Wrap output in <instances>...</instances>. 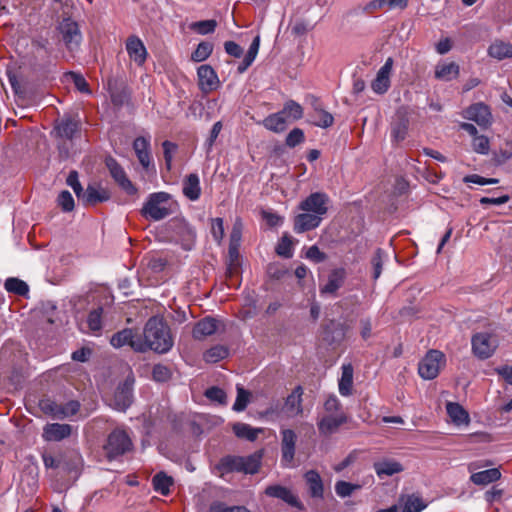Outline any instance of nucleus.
<instances>
[{
  "mask_svg": "<svg viewBox=\"0 0 512 512\" xmlns=\"http://www.w3.org/2000/svg\"><path fill=\"white\" fill-rule=\"evenodd\" d=\"M59 30L68 50L73 51L80 46L82 34L76 21L70 18L63 19L59 24Z\"/></svg>",
  "mask_w": 512,
  "mask_h": 512,
  "instance_id": "9b49d317",
  "label": "nucleus"
},
{
  "mask_svg": "<svg viewBox=\"0 0 512 512\" xmlns=\"http://www.w3.org/2000/svg\"><path fill=\"white\" fill-rule=\"evenodd\" d=\"M232 430L236 437L240 439H246L248 441H255L258 437V434L261 432V429H256L250 426L249 424L236 422L232 426Z\"/></svg>",
  "mask_w": 512,
  "mask_h": 512,
  "instance_id": "58836bf2",
  "label": "nucleus"
},
{
  "mask_svg": "<svg viewBox=\"0 0 512 512\" xmlns=\"http://www.w3.org/2000/svg\"><path fill=\"white\" fill-rule=\"evenodd\" d=\"M305 141L304 131L300 128L292 129L286 136L285 143L288 147L294 148Z\"/></svg>",
  "mask_w": 512,
  "mask_h": 512,
  "instance_id": "0e129e2a",
  "label": "nucleus"
},
{
  "mask_svg": "<svg viewBox=\"0 0 512 512\" xmlns=\"http://www.w3.org/2000/svg\"><path fill=\"white\" fill-rule=\"evenodd\" d=\"M242 239V226L240 223L236 222L233 225L232 231L230 233L229 239V247L228 250H239Z\"/></svg>",
  "mask_w": 512,
  "mask_h": 512,
  "instance_id": "e2e57ef3",
  "label": "nucleus"
},
{
  "mask_svg": "<svg viewBox=\"0 0 512 512\" xmlns=\"http://www.w3.org/2000/svg\"><path fill=\"white\" fill-rule=\"evenodd\" d=\"M347 278V271L343 267L334 268L330 271L325 284L320 285V294L337 296L338 290L344 285Z\"/></svg>",
  "mask_w": 512,
  "mask_h": 512,
  "instance_id": "4468645a",
  "label": "nucleus"
},
{
  "mask_svg": "<svg viewBox=\"0 0 512 512\" xmlns=\"http://www.w3.org/2000/svg\"><path fill=\"white\" fill-rule=\"evenodd\" d=\"M211 234L216 242L220 243L222 241L224 237V221L222 218L212 219Z\"/></svg>",
  "mask_w": 512,
  "mask_h": 512,
  "instance_id": "774afa93",
  "label": "nucleus"
},
{
  "mask_svg": "<svg viewBox=\"0 0 512 512\" xmlns=\"http://www.w3.org/2000/svg\"><path fill=\"white\" fill-rule=\"evenodd\" d=\"M282 113L276 112L268 115L262 121V125L269 131L274 133H282L287 128V119L283 118Z\"/></svg>",
  "mask_w": 512,
  "mask_h": 512,
  "instance_id": "c9c22d12",
  "label": "nucleus"
},
{
  "mask_svg": "<svg viewBox=\"0 0 512 512\" xmlns=\"http://www.w3.org/2000/svg\"><path fill=\"white\" fill-rule=\"evenodd\" d=\"M219 321L212 317L206 316L199 320L193 327L192 336L195 340H203L213 335L218 329Z\"/></svg>",
  "mask_w": 512,
  "mask_h": 512,
  "instance_id": "a878e982",
  "label": "nucleus"
},
{
  "mask_svg": "<svg viewBox=\"0 0 512 512\" xmlns=\"http://www.w3.org/2000/svg\"><path fill=\"white\" fill-rule=\"evenodd\" d=\"M490 463L486 462L484 464H480L479 462H471L468 465L469 472H472L470 476V481L478 486L488 485L490 483H494L501 478V472L498 468H490L487 470L474 472L476 469L484 466H488Z\"/></svg>",
  "mask_w": 512,
  "mask_h": 512,
  "instance_id": "f8f14e48",
  "label": "nucleus"
},
{
  "mask_svg": "<svg viewBox=\"0 0 512 512\" xmlns=\"http://www.w3.org/2000/svg\"><path fill=\"white\" fill-rule=\"evenodd\" d=\"M408 128L409 120L405 117H401L397 121L393 122L391 125L392 142H402L407 136Z\"/></svg>",
  "mask_w": 512,
  "mask_h": 512,
  "instance_id": "ea45409f",
  "label": "nucleus"
},
{
  "mask_svg": "<svg viewBox=\"0 0 512 512\" xmlns=\"http://www.w3.org/2000/svg\"><path fill=\"white\" fill-rule=\"evenodd\" d=\"M110 192L99 185L89 184L80 200L84 205L94 206L97 203L106 202L110 199Z\"/></svg>",
  "mask_w": 512,
  "mask_h": 512,
  "instance_id": "b1692460",
  "label": "nucleus"
},
{
  "mask_svg": "<svg viewBox=\"0 0 512 512\" xmlns=\"http://www.w3.org/2000/svg\"><path fill=\"white\" fill-rule=\"evenodd\" d=\"M373 468L379 478L393 476L394 474L401 473L404 470V467L400 462L389 458L374 462Z\"/></svg>",
  "mask_w": 512,
  "mask_h": 512,
  "instance_id": "7c9ffc66",
  "label": "nucleus"
},
{
  "mask_svg": "<svg viewBox=\"0 0 512 512\" xmlns=\"http://www.w3.org/2000/svg\"><path fill=\"white\" fill-rule=\"evenodd\" d=\"M5 289L19 296H25L29 292V286L26 282L21 279L10 277L7 278L4 283Z\"/></svg>",
  "mask_w": 512,
  "mask_h": 512,
  "instance_id": "c03bdc74",
  "label": "nucleus"
},
{
  "mask_svg": "<svg viewBox=\"0 0 512 512\" xmlns=\"http://www.w3.org/2000/svg\"><path fill=\"white\" fill-rule=\"evenodd\" d=\"M108 91L112 104L117 108H121L130 99V91L127 86L116 80L108 81Z\"/></svg>",
  "mask_w": 512,
  "mask_h": 512,
  "instance_id": "cd10ccee",
  "label": "nucleus"
},
{
  "mask_svg": "<svg viewBox=\"0 0 512 512\" xmlns=\"http://www.w3.org/2000/svg\"><path fill=\"white\" fill-rule=\"evenodd\" d=\"M217 27V21L214 19L201 20L193 22L190 25L191 30L200 35H208L215 31Z\"/></svg>",
  "mask_w": 512,
  "mask_h": 512,
  "instance_id": "09e8293b",
  "label": "nucleus"
},
{
  "mask_svg": "<svg viewBox=\"0 0 512 512\" xmlns=\"http://www.w3.org/2000/svg\"><path fill=\"white\" fill-rule=\"evenodd\" d=\"M393 63V58L389 57L386 59L384 65L378 70L375 79L371 83V89L376 94L383 95L389 90L391 86L390 75Z\"/></svg>",
  "mask_w": 512,
  "mask_h": 512,
  "instance_id": "2eb2a0df",
  "label": "nucleus"
},
{
  "mask_svg": "<svg viewBox=\"0 0 512 512\" xmlns=\"http://www.w3.org/2000/svg\"><path fill=\"white\" fill-rule=\"evenodd\" d=\"M348 422V416L340 413L336 416L325 415L317 422L318 431L323 436L331 435L339 429L340 426Z\"/></svg>",
  "mask_w": 512,
  "mask_h": 512,
  "instance_id": "4be33fe9",
  "label": "nucleus"
},
{
  "mask_svg": "<svg viewBox=\"0 0 512 512\" xmlns=\"http://www.w3.org/2000/svg\"><path fill=\"white\" fill-rule=\"evenodd\" d=\"M464 117L476 122L479 126L487 127L491 123L492 115L488 105L479 102L470 105L464 112Z\"/></svg>",
  "mask_w": 512,
  "mask_h": 512,
  "instance_id": "a211bd4d",
  "label": "nucleus"
},
{
  "mask_svg": "<svg viewBox=\"0 0 512 512\" xmlns=\"http://www.w3.org/2000/svg\"><path fill=\"white\" fill-rule=\"evenodd\" d=\"M384 255H385V252L381 248H378L371 258V265H372V270H373V272H372L373 280H377L382 273Z\"/></svg>",
  "mask_w": 512,
  "mask_h": 512,
  "instance_id": "603ef678",
  "label": "nucleus"
},
{
  "mask_svg": "<svg viewBox=\"0 0 512 512\" xmlns=\"http://www.w3.org/2000/svg\"><path fill=\"white\" fill-rule=\"evenodd\" d=\"M329 196L324 192H313L299 203L298 208L323 218L328 212Z\"/></svg>",
  "mask_w": 512,
  "mask_h": 512,
  "instance_id": "1a4fd4ad",
  "label": "nucleus"
},
{
  "mask_svg": "<svg viewBox=\"0 0 512 512\" xmlns=\"http://www.w3.org/2000/svg\"><path fill=\"white\" fill-rule=\"evenodd\" d=\"M303 394V387L301 385H298L285 398L284 409L288 416L296 417L303 414Z\"/></svg>",
  "mask_w": 512,
  "mask_h": 512,
  "instance_id": "5701e85b",
  "label": "nucleus"
},
{
  "mask_svg": "<svg viewBox=\"0 0 512 512\" xmlns=\"http://www.w3.org/2000/svg\"><path fill=\"white\" fill-rule=\"evenodd\" d=\"M313 125L320 128H328L331 127L334 123V117L331 113L322 109L313 114Z\"/></svg>",
  "mask_w": 512,
  "mask_h": 512,
  "instance_id": "3c124183",
  "label": "nucleus"
},
{
  "mask_svg": "<svg viewBox=\"0 0 512 512\" xmlns=\"http://www.w3.org/2000/svg\"><path fill=\"white\" fill-rule=\"evenodd\" d=\"M473 150L482 155H487L490 150V142L488 137L484 135L475 136L472 140Z\"/></svg>",
  "mask_w": 512,
  "mask_h": 512,
  "instance_id": "680f3d73",
  "label": "nucleus"
},
{
  "mask_svg": "<svg viewBox=\"0 0 512 512\" xmlns=\"http://www.w3.org/2000/svg\"><path fill=\"white\" fill-rule=\"evenodd\" d=\"M80 407V402L77 400H70L65 404H60L58 419H64L76 415L79 412Z\"/></svg>",
  "mask_w": 512,
  "mask_h": 512,
  "instance_id": "5fc2aeb1",
  "label": "nucleus"
},
{
  "mask_svg": "<svg viewBox=\"0 0 512 512\" xmlns=\"http://www.w3.org/2000/svg\"><path fill=\"white\" fill-rule=\"evenodd\" d=\"M445 361V355L439 350H430L418 364V373L425 380L436 378L441 365Z\"/></svg>",
  "mask_w": 512,
  "mask_h": 512,
  "instance_id": "6e6552de",
  "label": "nucleus"
},
{
  "mask_svg": "<svg viewBox=\"0 0 512 512\" xmlns=\"http://www.w3.org/2000/svg\"><path fill=\"white\" fill-rule=\"evenodd\" d=\"M133 447L129 434L123 429L116 428L108 434L103 445V452L108 461H114L132 451Z\"/></svg>",
  "mask_w": 512,
  "mask_h": 512,
  "instance_id": "7ed1b4c3",
  "label": "nucleus"
},
{
  "mask_svg": "<svg viewBox=\"0 0 512 512\" xmlns=\"http://www.w3.org/2000/svg\"><path fill=\"white\" fill-rule=\"evenodd\" d=\"M72 434L70 424L48 423L43 427L42 438L46 442H59Z\"/></svg>",
  "mask_w": 512,
  "mask_h": 512,
  "instance_id": "6ab92c4d",
  "label": "nucleus"
},
{
  "mask_svg": "<svg viewBox=\"0 0 512 512\" xmlns=\"http://www.w3.org/2000/svg\"><path fill=\"white\" fill-rule=\"evenodd\" d=\"M282 114H287L290 117L291 121L300 120L303 117V107L294 100H288L284 103L282 110H280Z\"/></svg>",
  "mask_w": 512,
  "mask_h": 512,
  "instance_id": "a18cd8bd",
  "label": "nucleus"
},
{
  "mask_svg": "<svg viewBox=\"0 0 512 512\" xmlns=\"http://www.w3.org/2000/svg\"><path fill=\"white\" fill-rule=\"evenodd\" d=\"M360 485L352 484L343 480L337 481L335 484V491L339 497H349L355 490L359 489Z\"/></svg>",
  "mask_w": 512,
  "mask_h": 512,
  "instance_id": "052dcab7",
  "label": "nucleus"
},
{
  "mask_svg": "<svg viewBox=\"0 0 512 512\" xmlns=\"http://www.w3.org/2000/svg\"><path fill=\"white\" fill-rule=\"evenodd\" d=\"M134 379L129 381L126 379L123 384H121L115 391L114 394V402L115 408L119 411H125L132 404L133 393H132V383Z\"/></svg>",
  "mask_w": 512,
  "mask_h": 512,
  "instance_id": "393cba45",
  "label": "nucleus"
},
{
  "mask_svg": "<svg viewBox=\"0 0 512 512\" xmlns=\"http://www.w3.org/2000/svg\"><path fill=\"white\" fill-rule=\"evenodd\" d=\"M172 238L180 243L181 247L189 251L193 248L196 240L195 229L184 219L174 218L167 224Z\"/></svg>",
  "mask_w": 512,
  "mask_h": 512,
  "instance_id": "423d86ee",
  "label": "nucleus"
},
{
  "mask_svg": "<svg viewBox=\"0 0 512 512\" xmlns=\"http://www.w3.org/2000/svg\"><path fill=\"white\" fill-rule=\"evenodd\" d=\"M57 202L64 212H71L75 206L72 194L68 190L60 192L57 198Z\"/></svg>",
  "mask_w": 512,
  "mask_h": 512,
  "instance_id": "69168bd1",
  "label": "nucleus"
},
{
  "mask_svg": "<svg viewBox=\"0 0 512 512\" xmlns=\"http://www.w3.org/2000/svg\"><path fill=\"white\" fill-rule=\"evenodd\" d=\"M129 58L137 65L143 66L146 62L148 52L143 41L136 35H131L125 43Z\"/></svg>",
  "mask_w": 512,
  "mask_h": 512,
  "instance_id": "f3484780",
  "label": "nucleus"
},
{
  "mask_svg": "<svg viewBox=\"0 0 512 512\" xmlns=\"http://www.w3.org/2000/svg\"><path fill=\"white\" fill-rule=\"evenodd\" d=\"M213 52V44L208 41L200 42L191 54V60L194 62L205 61Z\"/></svg>",
  "mask_w": 512,
  "mask_h": 512,
  "instance_id": "de8ad7c7",
  "label": "nucleus"
},
{
  "mask_svg": "<svg viewBox=\"0 0 512 512\" xmlns=\"http://www.w3.org/2000/svg\"><path fill=\"white\" fill-rule=\"evenodd\" d=\"M54 131L59 138L73 140L80 132V122L71 116H64L56 121Z\"/></svg>",
  "mask_w": 512,
  "mask_h": 512,
  "instance_id": "412c9836",
  "label": "nucleus"
},
{
  "mask_svg": "<svg viewBox=\"0 0 512 512\" xmlns=\"http://www.w3.org/2000/svg\"><path fill=\"white\" fill-rule=\"evenodd\" d=\"M265 494L269 497L281 499L292 507H301V502L295 496L290 489L281 485H270L266 487Z\"/></svg>",
  "mask_w": 512,
  "mask_h": 512,
  "instance_id": "c756f323",
  "label": "nucleus"
},
{
  "mask_svg": "<svg viewBox=\"0 0 512 512\" xmlns=\"http://www.w3.org/2000/svg\"><path fill=\"white\" fill-rule=\"evenodd\" d=\"M182 193L190 201H197L201 196L200 179L197 173L185 176L182 183Z\"/></svg>",
  "mask_w": 512,
  "mask_h": 512,
  "instance_id": "2f4dec72",
  "label": "nucleus"
},
{
  "mask_svg": "<svg viewBox=\"0 0 512 512\" xmlns=\"http://www.w3.org/2000/svg\"><path fill=\"white\" fill-rule=\"evenodd\" d=\"M198 85L202 92L209 93L217 89L219 79L210 65H201L197 70Z\"/></svg>",
  "mask_w": 512,
  "mask_h": 512,
  "instance_id": "aec40b11",
  "label": "nucleus"
},
{
  "mask_svg": "<svg viewBox=\"0 0 512 512\" xmlns=\"http://www.w3.org/2000/svg\"><path fill=\"white\" fill-rule=\"evenodd\" d=\"M229 355V349L225 345H215L203 353V360L206 363H217Z\"/></svg>",
  "mask_w": 512,
  "mask_h": 512,
  "instance_id": "a19ab883",
  "label": "nucleus"
},
{
  "mask_svg": "<svg viewBox=\"0 0 512 512\" xmlns=\"http://www.w3.org/2000/svg\"><path fill=\"white\" fill-rule=\"evenodd\" d=\"M209 512H250L245 506H228L225 502L214 501L209 506Z\"/></svg>",
  "mask_w": 512,
  "mask_h": 512,
  "instance_id": "6e6d98bb",
  "label": "nucleus"
},
{
  "mask_svg": "<svg viewBox=\"0 0 512 512\" xmlns=\"http://www.w3.org/2000/svg\"><path fill=\"white\" fill-rule=\"evenodd\" d=\"M460 68L455 62L437 65L435 69V78L444 81H451L459 76Z\"/></svg>",
  "mask_w": 512,
  "mask_h": 512,
  "instance_id": "e433bc0d",
  "label": "nucleus"
},
{
  "mask_svg": "<svg viewBox=\"0 0 512 512\" xmlns=\"http://www.w3.org/2000/svg\"><path fill=\"white\" fill-rule=\"evenodd\" d=\"M499 346L497 337L489 332H477L471 337L472 354L479 360L491 358Z\"/></svg>",
  "mask_w": 512,
  "mask_h": 512,
  "instance_id": "39448f33",
  "label": "nucleus"
},
{
  "mask_svg": "<svg viewBox=\"0 0 512 512\" xmlns=\"http://www.w3.org/2000/svg\"><path fill=\"white\" fill-rule=\"evenodd\" d=\"M226 277L231 279L239 274L241 261L239 250H228V261L226 263Z\"/></svg>",
  "mask_w": 512,
  "mask_h": 512,
  "instance_id": "37998d69",
  "label": "nucleus"
},
{
  "mask_svg": "<svg viewBox=\"0 0 512 512\" xmlns=\"http://www.w3.org/2000/svg\"><path fill=\"white\" fill-rule=\"evenodd\" d=\"M263 455V450H257L248 456L227 455L219 460L215 469L220 476L233 472L253 475L259 472Z\"/></svg>",
  "mask_w": 512,
  "mask_h": 512,
  "instance_id": "f03ea898",
  "label": "nucleus"
},
{
  "mask_svg": "<svg viewBox=\"0 0 512 512\" xmlns=\"http://www.w3.org/2000/svg\"><path fill=\"white\" fill-rule=\"evenodd\" d=\"M64 76L67 81H71L74 84V86L79 92L91 94L89 84L82 74L74 71H69L66 72Z\"/></svg>",
  "mask_w": 512,
  "mask_h": 512,
  "instance_id": "49530a36",
  "label": "nucleus"
},
{
  "mask_svg": "<svg viewBox=\"0 0 512 512\" xmlns=\"http://www.w3.org/2000/svg\"><path fill=\"white\" fill-rule=\"evenodd\" d=\"M67 185H69L77 198L80 200L85 190L83 189L79 179H78V173L77 171H71L66 179Z\"/></svg>",
  "mask_w": 512,
  "mask_h": 512,
  "instance_id": "338daca9",
  "label": "nucleus"
},
{
  "mask_svg": "<svg viewBox=\"0 0 512 512\" xmlns=\"http://www.w3.org/2000/svg\"><path fill=\"white\" fill-rule=\"evenodd\" d=\"M309 494L312 498H323L324 486L320 474L316 470H309L304 474Z\"/></svg>",
  "mask_w": 512,
  "mask_h": 512,
  "instance_id": "473e14b6",
  "label": "nucleus"
},
{
  "mask_svg": "<svg viewBox=\"0 0 512 512\" xmlns=\"http://www.w3.org/2000/svg\"><path fill=\"white\" fill-rule=\"evenodd\" d=\"M353 373V366L350 363L342 366L341 378L338 384L339 393L342 396H349L352 394Z\"/></svg>",
  "mask_w": 512,
  "mask_h": 512,
  "instance_id": "f704fd0d",
  "label": "nucleus"
},
{
  "mask_svg": "<svg viewBox=\"0 0 512 512\" xmlns=\"http://www.w3.org/2000/svg\"><path fill=\"white\" fill-rule=\"evenodd\" d=\"M110 344L116 349L129 346L134 352H145L142 335L132 328H124L114 333L110 339Z\"/></svg>",
  "mask_w": 512,
  "mask_h": 512,
  "instance_id": "0eeeda50",
  "label": "nucleus"
},
{
  "mask_svg": "<svg viewBox=\"0 0 512 512\" xmlns=\"http://www.w3.org/2000/svg\"><path fill=\"white\" fill-rule=\"evenodd\" d=\"M170 199L171 195L164 191L149 194L141 208V215L145 219L153 221H160L166 218L171 214V209L167 206Z\"/></svg>",
  "mask_w": 512,
  "mask_h": 512,
  "instance_id": "20e7f679",
  "label": "nucleus"
},
{
  "mask_svg": "<svg viewBox=\"0 0 512 512\" xmlns=\"http://www.w3.org/2000/svg\"><path fill=\"white\" fill-rule=\"evenodd\" d=\"M172 377V371L164 364H155L152 369V379L156 382H167Z\"/></svg>",
  "mask_w": 512,
  "mask_h": 512,
  "instance_id": "864d4df0",
  "label": "nucleus"
},
{
  "mask_svg": "<svg viewBox=\"0 0 512 512\" xmlns=\"http://www.w3.org/2000/svg\"><path fill=\"white\" fill-rule=\"evenodd\" d=\"M250 392L241 386H237V397L233 404V410L241 412L246 409L249 403Z\"/></svg>",
  "mask_w": 512,
  "mask_h": 512,
  "instance_id": "4d7b16f0",
  "label": "nucleus"
},
{
  "mask_svg": "<svg viewBox=\"0 0 512 512\" xmlns=\"http://www.w3.org/2000/svg\"><path fill=\"white\" fill-rule=\"evenodd\" d=\"M446 410L452 421L458 425L467 423L469 421V415L467 411L459 403H447Z\"/></svg>",
  "mask_w": 512,
  "mask_h": 512,
  "instance_id": "79ce46f5",
  "label": "nucleus"
},
{
  "mask_svg": "<svg viewBox=\"0 0 512 512\" xmlns=\"http://www.w3.org/2000/svg\"><path fill=\"white\" fill-rule=\"evenodd\" d=\"M39 407L43 413L58 419L60 404L50 398H44L39 401Z\"/></svg>",
  "mask_w": 512,
  "mask_h": 512,
  "instance_id": "13d9d810",
  "label": "nucleus"
},
{
  "mask_svg": "<svg viewBox=\"0 0 512 512\" xmlns=\"http://www.w3.org/2000/svg\"><path fill=\"white\" fill-rule=\"evenodd\" d=\"M322 222V217L310 212H304L294 217V231L303 233L317 228Z\"/></svg>",
  "mask_w": 512,
  "mask_h": 512,
  "instance_id": "bb28decb",
  "label": "nucleus"
},
{
  "mask_svg": "<svg viewBox=\"0 0 512 512\" xmlns=\"http://www.w3.org/2000/svg\"><path fill=\"white\" fill-rule=\"evenodd\" d=\"M102 315V306H99L89 312L87 316V325L92 332H98L102 329Z\"/></svg>",
  "mask_w": 512,
  "mask_h": 512,
  "instance_id": "8fccbe9b",
  "label": "nucleus"
},
{
  "mask_svg": "<svg viewBox=\"0 0 512 512\" xmlns=\"http://www.w3.org/2000/svg\"><path fill=\"white\" fill-rule=\"evenodd\" d=\"M281 463L289 467L294 460L297 435L292 429L281 430Z\"/></svg>",
  "mask_w": 512,
  "mask_h": 512,
  "instance_id": "ddd939ff",
  "label": "nucleus"
},
{
  "mask_svg": "<svg viewBox=\"0 0 512 512\" xmlns=\"http://www.w3.org/2000/svg\"><path fill=\"white\" fill-rule=\"evenodd\" d=\"M397 506L400 512H421L427 507V504L420 495L412 493L401 495Z\"/></svg>",
  "mask_w": 512,
  "mask_h": 512,
  "instance_id": "c85d7f7f",
  "label": "nucleus"
},
{
  "mask_svg": "<svg viewBox=\"0 0 512 512\" xmlns=\"http://www.w3.org/2000/svg\"><path fill=\"white\" fill-rule=\"evenodd\" d=\"M105 165L108 168L111 177L128 195H135L138 191L136 186L127 177L126 172L117 160L111 156L106 157Z\"/></svg>",
  "mask_w": 512,
  "mask_h": 512,
  "instance_id": "9d476101",
  "label": "nucleus"
},
{
  "mask_svg": "<svg viewBox=\"0 0 512 512\" xmlns=\"http://www.w3.org/2000/svg\"><path fill=\"white\" fill-rule=\"evenodd\" d=\"M173 483V478L162 471L156 473L152 478L153 489L163 496H168L170 494V487Z\"/></svg>",
  "mask_w": 512,
  "mask_h": 512,
  "instance_id": "4c0bfd02",
  "label": "nucleus"
},
{
  "mask_svg": "<svg viewBox=\"0 0 512 512\" xmlns=\"http://www.w3.org/2000/svg\"><path fill=\"white\" fill-rule=\"evenodd\" d=\"M348 329L347 324L331 320L323 327L322 340L328 345L340 344L345 339Z\"/></svg>",
  "mask_w": 512,
  "mask_h": 512,
  "instance_id": "dca6fc26",
  "label": "nucleus"
},
{
  "mask_svg": "<svg viewBox=\"0 0 512 512\" xmlns=\"http://www.w3.org/2000/svg\"><path fill=\"white\" fill-rule=\"evenodd\" d=\"M490 57L499 61L512 58V44L506 43L502 40H495L487 50Z\"/></svg>",
  "mask_w": 512,
  "mask_h": 512,
  "instance_id": "72a5a7b5",
  "label": "nucleus"
},
{
  "mask_svg": "<svg viewBox=\"0 0 512 512\" xmlns=\"http://www.w3.org/2000/svg\"><path fill=\"white\" fill-rule=\"evenodd\" d=\"M276 253L284 258L293 256L292 240L289 236L284 235L276 247Z\"/></svg>",
  "mask_w": 512,
  "mask_h": 512,
  "instance_id": "bf43d9fd",
  "label": "nucleus"
},
{
  "mask_svg": "<svg viewBox=\"0 0 512 512\" xmlns=\"http://www.w3.org/2000/svg\"><path fill=\"white\" fill-rule=\"evenodd\" d=\"M141 335L145 352L153 350L156 353L164 354L170 351L174 344L170 327L158 317L148 319Z\"/></svg>",
  "mask_w": 512,
  "mask_h": 512,
  "instance_id": "f257e3e1",
  "label": "nucleus"
}]
</instances>
